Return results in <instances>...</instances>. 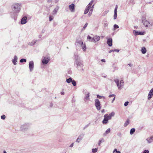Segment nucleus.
I'll use <instances>...</instances> for the list:
<instances>
[{"label":"nucleus","mask_w":153,"mask_h":153,"mask_svg":"<svg viewBox=\"0 0 153 153\" xmlns=\"http://www.w3.org/2000/svg\"><path fill=\"white\" fill-rule=\"evenodd\" d=\"M74 59H75V65L77 69L79 71H83L84 70V65L80 57L77 54L74 55Z\"/></svg>","instance_id":"nucleus-1"},{"label":"nucleus","mask_w":153,"mask_h":153,"mask_svg":"<svg viewBox=\"0 0 153 153\" xmlns=\"http://www.w3.org/2000/svg\"><path fill=\"white\" fill-rule=\"evenodd\" d=\"M21 5L20 4L16 3L12 6V9L14 13H18L21 9Z\"/></svg>","instance_id":"nucleus-2"},{"label":"nucleus","mask_w":153,"mask_h":153,"mask_svg":"<svg viewBox=\"0 0 153 153\" xmlns=\"http://www.w3.org/2000/svg\"><path fill=\"white\" fill-rule=\"evenodd\" d=\"M114 81L116 83L119 89H121L123 87L124 85V82L123 80H121L120 81V84H119V81L118 79H116L114 80Z\"/></svg>","instance_id":"nucleus-3"},{"label":"nucleus","mask_w":153,"mask_h":153,"mask_svg":"<svg viewBox=\"0 0 153 153\" xmlns=\"http://www.w3.org/2000/svg\"><path fill=\"white\" fill-rule=\"evenodd\" d=\"M142 21L143 25L146 27H147L151 25V24L147 20L146 18L145 17L143 18L142 19Z\"/></svg>","instance_id":"nucleus-4"},{"label":"nucleus","mask_w":153,"mask_h":153,"mask_svg":"<svg viewBox=\"0 0 153 153\" xmlns=\"http://www.w3.org/2000/svg\"><path fill=\"white\" fill-rule=\"evenodd\" d=\"M95 105L97 110H100V109L101 108L99 100L97 99L95 100Z\"/></svg>","instance_id":"nucleus-5"},{"label":"nucleus","mask_w":153,"mask_h":153,"mask_svg":"<svg viewBox=\"0 0 153 153\" xmlns=\"http://www.w3.org/2000/svg\"><path fill=\"white\" fill-rule=\"evenodd\" d=\"M100 37L97 35H95L92 38L90 41L96 43L100 40Z\"/></svg>","instance_id":"nucleus-6"},{"label":"nucleus","mask_w":153,"mask_h":153,"mask_svg":"<svg viewBox=\"0 0 153 153\" xmlns=\"http://www.w3.org/2000/svg\"><path fill=\"white\" fill-rule=\"evenodd\" d=\"M29 66L30 71H32L34 68V63L33 61H31L29 62Z\"/></svg>","instance_id":"nucleus-7"},{"label":"nucleus","mask_w":153,"mask_h":153,"mask_svg":"<svg viewBox=\"0 0 153 153\" xmlns=\"http://www.w3.org/2000/svg\"><path fill=\"white\" fill-rule=\"evenodd\" d=\"M114 114L115 113L114 112H112L111 113L109 114L108 115L107 114H106L105 115L106 116V117L108 118V119L110 120L111 119V117L114 116Z\"/></svg>","instance_id":"nucleus-8"},{"label":"nucleus","mask_w":153,"mask_h":153,"mask_svg":"<svg viewBox=\"0 0 153 153\" xmlns=\"http://www.w3.org/2000/svg\"><path fill=\"white\" fill-rule=\"evenodd\" d=\"M49 59L48 58H46L45 57L44 59L42 60V63L43 64H47L49 61Z\"/></svg>","instance_id":"nucleus-9"},{"label":"nucleus","mask_w":153,"mask_h":153,"mask_svg":"<svg viewBox=\"0 0 153 153\" xmlns=\"http://www.w3.org/2000/svg\"><path fill=\"white\" fill-rule=\"evenodd\" d=\"M153 95V88L150 91L148 95V100H150Z\"/></svg>","instance_id":"nucleus-10"},{"label":"nucleus","mask_w":153,"mask_h":153,"mask_svg":"<svg viewBox=\"0 0 153 153\" xmlns=\"http://www.w3.org/2000/svg\"><path fill=\"white\" fill-rule=\"evenodd\" d=\"M75 5L73 4H72L69 6V8L71 12H74L75 11Z\"/></svg>","instance_id":"nucleus-11"},{"label":"nucleus","mask_w":153,"mask_h":153,"mask_svg":"<svg viewBox=\"0 0 153 153\" xmlns=\"http://www.w3.org/2000/svg\"><path fill=\"white\" fill-rule=\"evenodd\" d=\"M118 8V6L116 5L114 10V19H116L117 18V10Z\"/></svg>","instance_id":"nucleus-12"},{"label":"nucleus","mask_w":153,"mask_h":153,"mask_svg":"<svg viewBox=\"0 0 153 153\" xmlns=\"http://www.w3.org/2000/svg\"><path fill=\"white\" fill-rule=\"evenodd\" d=\"M27 17L24 16L21 19V23L22 24H25L27 22Z\"/></svg>","instance_id":"nucleus-13"},{"label":"nucleus","mask_w":153,"mask_h":153,"mask_svg":"<svg viewBox=\"0 0 153 153\" xmlns=\"http://www.w3.org/2000/svg\"><path fill=\"white\" fill-rule=\"evenodd\" d=\"M59 9V7L58 6H56V7H55L53 10V11L52 14L53 15H56L57 12L58 10Z\"/></svg>","instance_id":"nucleus-14"},{"label":"nucleus","mask_w":153,"mask_h":153,"mask_svg":"<svg viewBox=\"0 0 153 153\" xmlns=\"http://www.w3.org/2000/svg\"><path fill=\"white\" fill-rule=\"evenodd\" d=\"M112 39L111 38L108 39L107 40V43L109 46H111L112 45Z\"/></svg>","instance_id":"nucleus-15"},{"label":"nucleus","mask_w":153,"mask_h":153,"mask_svg":"<svg viewBox=\"0 0 153 153\" xmlns=\"http://www.w3.org/2000/svg\"><path fill=\"white\" fill-rule=\"evenodd\" d=\"M104 118L102 121V123L104 124H106L108 122V120H109L108 118L106 117L105 115L104 116Z\"/></svg>","instance_id":"nucleus-16"},{"label":"nucleus","mask_w":153,"mask_h":153,"mask_svg":"<svg viewBox=\"0 0 153 153\" xmlns=\"http://www.w3.org/2000/svg\"><path fill=\"white\" fill-rule=\"evenodd\" d=\"M133 32V33H134L136 35H143L144 33L143 32H138L135 30H134Z\"/></svg>","instance_id":"nucleus-17"},{"label":"nucleus","mask_w":153,"mask_h":153,"mask_svg":"<svg viewBox=\"0 0 153 153\" xmlns=\"http://www.w3.org/2000/svg\"><path fill=\"white\" fill-rule=\"evenodd\" d=\"M37 41V40H33L32 41L29 42L28 43V45L30 46L33 45Z\"/></svg>","instance_id":"nucleus-18"},{"label":"nucleus","mask_w":153,"mask_h":153,"mask_svg":"<svg viewBox=\"0 0 153 153\" xmlns=\"http://www.w3.org/2000/svg\"><path fill=\"white\" fill-rule=\"evenodd\" d=\"M27 129V126L26 124H24L22 125L21 127V129L22 131H25L26 129Z\"/></svg>","instance_id":"nucleus-19"},{"label":"nucleus","mask_w":153,"mask_h":153,"mask_svg":"<svg viewBox=\"0 0 153 153\" xmlns=\"http://www.w3.org/2000/svg\"><path fill=\"white\" fill-rule=\"evenodd\" d=\"M149 143H150L153 141V136H152L150 138H148L146 139Z\"/></svg>","instance_id":"nucleus-20"},{"label":"nucleus","mask_w":153,"mask_h":153,"mask_svg":"<svg viewBox=\"0 0 153 153\" xmlns=\"http://www.w3.org/2000/svg\"><path fill=\"white\" fill-rule=\"evenodd\" d=\"M90 7H89L88 6H87L85 8V10L84 11V13L85 14H87L89 11H90Z\"/></svg>","instance_id":"nucleus-21"},{"label":"nucleus","mask_w":153,"mask_h":153,"mask_svg":"<svg viewBox=\"0 0 153 153\" xmlns=\"http://www.w3.org/2000/svg\"><path fill=\"white\" fill-rule=\"evenodd\" d=\"M104 26V27H107L108 26V22L107 20L106 19H104V23H103Z\"/></svg>","instance_id":"nucleus-22"},{"label":"nucleus","mask_w":153,"mask_h":153,"mask_svg":"<svg viewBox=\"0 0 153 153\" xmlns=\"http://www.w3.org/2000/svg\"><path fill=\"white\" fill-rule=\"evenodd\" d=\"M18 59L17 57L15 56L14 57V59L13 60V62L14 65H16V62H17V60Z\"/></svg>","instance_id":"nucleus-23"},{"label":"nucleus","mask_w":153,"mask_h":153,"mask_svg":"<svg viewBox=\"0 0 153 153\" xmlns=\"http://www.w3.org/2000/svg\"><path fill=\"white\" fill-rule=\"evenodd\" d=\"M110 132V128H108L105 131V132L103 134V136H105L106 135L109 133Z\"/></svg>","instance_id":"nucleus-24"},{"label":"nucleus","mask_w":153,"mask_h":153,"mask_svg":"<svg viewBox=\"0 0 153 153\" xmlns=\"http://www.w3.org/2000/svg\"><path fill=\"white\" fill-rule=\"evenodd\" d=\"M82 135H79L78 137L77 138L76 140V142L78 143H79L80 141L82 139L83 137Z\"/></svg>","instance_id":"nucleus-25"},{"label":"nucleus","mask_w":153,"mask_h":153,"mask_svg":"<svg viewBox=\"0 0 153 153\" xmlns=\"http://www.w3.org/2000/svg\"><path fill=\"white\" fill-rule=\"evenodd\" d=\"M141 52L143 54H145L146 52V50L145 47H143L141 50Z\"/></svg>","instance_id":"nucleus-26"},{"label":"nucleus","mask_w":153,"mask_h":153,"mask_svg":"<svg viewBox=\"0 0 153 153\" xmlns=\"http://www.w3.org/2000/svg\"><path fill=\"white\" fill-rule=\"evenodd\" d=\"M85 98L86 100H89V93L87 92L85 94Z\"/></svg>","instance_id":"nucleus-27"},{"label":"nucleus","mask_w":153,"mask_h":153,"mask_svg":"<svg viewBox=\"0 0 153 153\" xmlns=\"http://www.w3.org/2000/svg\"><path fill=\"white\" fill-rule=\"evenodd\" d=\"M82 48L84 51H85L86 49V46L85 44L81 45Z\"/></svg>","instance_id":"nucleus-28"},{"label":"nucleus","mask_w":153,"mask_h":153,"mask_svg":"<svg viewBox=\"0 0 153 153\" xmlns=\"http://www.w3.org/2000/svg\"><path fill=\"white\" fill-rule=\"evenodd\" d=\"M135 129L134 128H131L130 130V134H133L134 133V132H135Z\"/></svg>","instance_id":"nucleus-29"},{"label":"nucleus","mask_w":153,"mask_h":153,"mask_svg":"<svg viewBox=\"0 0 153 153\" xmlns=\"http://www.w3.org/2000/svg\"><path fill=\"white\" fill-rule=\"evenodd\" d=\"M72 81V78L70 77L69 78L66 79V82L68 83H69Z\"/></svg>","instance_id":"nucleus-30"},{"label":"nucleus","mask_w":153,"mask_h":153,"mask_svg":"<svg viewBox=\"0 0 153 153\" xmlns=\"http://www.w3.org/2000/svg\"><path fill=\"white\" fill-rule=\"evenodd\" d=\"M94 1L95 0H92L87 6H88L90 7H91L92 4Z\"/></svg>","instance_id":"nucleus-31"},{"label":"nucleus","mask_w":153,"mask_h":153,"mask_svg":"<svg viewBox=\"0 0 153 153\" xmlns=\"http://www.w3.org/2000/svg\"><path fill=\"white\" fill-rule=\"evenodd\" d=\"M103 141H104L103 139V138H101L100 140L99 141V142L98 143V144L99 146H100V144H101V143H102V142H103Z\"/></svg>","instance_id":"nucleus-32"},{"label":"nucleus","mask_w":153,"mask_h":153,"mask_svg":"<svg viewBox=\"0 0 153 153\" xmlns=\"http://www.w3.org/2000/svg\"><path fill=\"white\" fill-rule=\"evenodd\" d=\"M130 121L129 119H127L125 123V126H127L129 123Z\"/></svg>","instance_id":"nucleus-33"},{"label":"nucleus","mask_w":153,"mask_h":153,"mask_svg":"<svg viewBox=\"0 0 153 153\" xmlns=\"http://www.w3.org/2000/svg\"><path fill=\"white\" fill-rule=\"evenodd\" d=\"M97 97L99 99H101L102 98H103L104 99H105V97L103 96H101L98 94L97 95Z\"/></svg>","instance_id":"nucleus-34"},{"label":"nucleus","mask_w":153,"mask_h":153,"mask_svg":"<svg viewBox=\"0 0 153 153\" xmlns=\"http://www.w3.org/2000/svg\"><path fill=\"white\" fill-rule=\"evenodd\" d=\"M113 153H120V151H117V149H115L114 150Z\"/></svg>","instance_id":"nucleus-35"},{"label":"nucleus","mask_w":153,"mask_h":153,"mask_svg":"<svg viewBox=\"0 0 153 153\" xmlns=\"http://www.w3.org/2000/svg\"><path fill=\"white\" fill-rule=\"evenodd\" d=\"M72 84L74 86H75L76 85V83L75 81L74 80H72V81H71Z\"/></svg>","instance_id":"nucleus-36"},{"label":"nucleus","mask_w":153,"mask_h":153,"mask_svg":"<svg viewBox=\"0 0 153 153\" xmlns=\"http://www.w3.org/2000/svg\"><path fill=\"white\" fill-rule=\"evenodd\" d=\"M97 148L93 149H92V152L93 153H95L97 151Z\"/></svg>","instance_id":"nucleus-37"},{"label":"nucleus","mask_w":153,"mask_h":153,"mask_svg":"<svg viewBox=\"0 0 153 153\" xmlns=\"http://www.w3.org/2000/svg\"><path fill=\"white\" fill-rule=\"evenodd\" d=\"M26 62V60L25 59H22L20 61V62L21 63H22L23 62Z\"/></svg>","instance_id":"nucleus-38"},{"label":"nucleus","mask_w":153,"mask_h":153,"mask_svg":"<svg viewBox=\"0 0 153 153\" xmlns=\"http://www.w3.org/2000/svg\"><path fill=\"white\" fill-rule=\"evenodd\" d=\"M77 42L81 45L83 44V42L80 40L77 41Z\"/></svg>","instance_id":"nucleus-39"},{"label":"nucleus","mask_w":153,"mask_h":153,"mask_svg":"<svg viewBox=\"0 0 153 153\" xmlns=\"http://www.w3.org/2000/svg\"><path fill=\"white\" fill-rule=\"evenodd\" d=\"M92 11L93 10H90L88 14V15L89 16H90L91 15L92 13Z\"/></svg>","instance_id":"nucleus-40"},{"label":"nucleus","mask_w":153,"mask_h":153,"mask_svg":"<svg viewBox=\"0 0 153 153\" xmlns=\"http://www.w3.org/2000/svg\"><path fill=\"white\" fill-rule=\"evenodd\" d=\"M88 25V23H86L85 25L83 26V28H82L83 30H85L86 27H87Z\"/></svg>","instance_id":"nucleus-41"},{"label":"nucleus","mask_w":153,"mask_h":153,"mask_svg":"<svg viewBox=\"0 0 153 153\" xmlns=\"http://www.w3.org/2000/svg\"><path fill=\"white\" fill-rule=\"evenodd\" d=\"M114 29H117L119 28L118 26L117 25H116V24H115L114 25Z\"/></svg>","instance_id":"nucleus-42"},{"label":"nucleus","mask_w":153,"mask_h":153,"mask_svg":"<svg viewBox=\"0 0 153 153\" xmlns=\"http://www.w3.org/2000/svg\"><path fill=\"white\" fill-rule=\"evenodd\" d=\"M6 117L4 115H3L1 116V118L2 120H4L5 119Z\"/></svg>","instance_id":"nucleus-43"},{"label":"nucleus","mask_w":153,"mask_h":153,"mask_svg":"<svg viewBox=\"0 0 153 153\" xmlns=\"http://www.w3.org/2000/svg\"><path fill=\"white\" fill-rule=\"evenodd\" d=\"M53 19V17L52 16H50L49 17V20L50 21H51Z\"/></svg>","instance_id":"nucleus-44"},{"label":"nucleus","mask_w":153,"mask_h":153,"mask_svg":"<svg viewBox=\"0 0 153 153\" xmlns=\"http://www.w3.org/2000/svg\"><path fill=\"white\" fill-rule=\"evenodd\" d=\"M143 153H149V151L148 150H145Z\"/></svg>","instance_id":"nucleus-45"},{"label":"nucleus","mask_w":153,"mask_h":153,"mask_svg":"<svg viewBox=\"0 0 153 153\" xmlns=\"http://www.w3.org/2000/svg\"><path fill=\"white\" fill-rule=\"evenodd\" d=\"M92 38H91L90 36L89 35L88 36L87 38L88 40V39H90L91 40Z\"/></svg>","instance_id":"nucleus-46"},{"label":"nucleus","mask_w":153,"mask_h":153,"mask_svg":"<svg viewBox=\"0 0 153 153\" xmlns=\"http://www.w3.org/2000/svg\"><path fill=\"white\" fill-rule=\"evenodd\" d=\"M108 12V11H106L104 12L103 13V14H104V15H105Z\"/></svg>","instance_id":"nucleus-47"},{"label":"nucleus","mask_w":153,"mask_h":153,"mask_svg":"<svg viewBox=\"0 0 153 153\" xmlns=\"http://www.w3.org/2000/svg\"><path fill=\"white\" fill-rule=\"evenodd\" d=\"M129 103V102L128 101H127L125 102V106H127L128 104Z\"/></svg>","instance_id":"nucleus-48"},{"label":"nucleus","mask_w":153,"mask_h":153,"mask_svg":"<svg viewBox=\"0 0 153 153\" xmlns=\"http://www.w3.org/2000/svg\"><path fill=\"white\" fill-rule=\"evenodd\" d=\"M115 95L114 94H111V95H110L109 96V97H115Z\"/></svg>","instance_id":"nucleus-49"},{"label":"nucleus","mask_w":153,"mask_h":153,"mask_svg":"<svg viewBox=\"0 0 153 153\" xmlns=\"http://www.w3.org/2000/svg\"><path fill=\"white\" fill-rule=\"evenodd\" d=\"M94 4L93 5L92 7H90V10H93V9L94 8Z\"/></svg>","instance_id":"nucleus-50"},{"label":"nucleus","mask_w":153,"mask_h":153,"mask_svg":"<svg viewBox=\"0 0 153 153\" xmlns=\"http://www.w3.org/2000/svg\"><path fill=\"white\" fill-rule=\"evenodd\" d=\"M119 50H118V49H114V51H116V52H118L119 51Z\"/></svg>","instance_id":"nucleus-51"},{"label":"nucleus","mask_w":153,"mask_h":153,"mask_svg":"<svg viewBox=\"0 0 153 153\" xmlns=\"http://www.w3.org/2000/svg\"><path fill=\"white\" fill-rule=\"evenodd\" d=\"M129 66L130 67H131L133 65L131 63H129L128 64L127 66Z\"/></svg>","instance_id":"nucleus-52"},{"label":"nucleus","mask_w":153,"mask_h":153,"mask_svg":"<svg viewBox=\"0 0 153 153\" xmlns=\"http://www.w3.org/2000/svg\"><path fill=\"white\" fill-rule=\"evenodd\" d=\"M73 145H74V143H73L70 146V147H72L73 146Z\"/></svg>","instance_id":"nucleus-53"},{"label":"nucleus","mask_w":153,"mask_h":153,"mask_svg":"<svg viewBox=\"0 0 153 153\" xmlns=\"http://www.w3.org/2000/svg\"><path fill=\"white\" fill-rule=\"evenodd\" d=\"M114 50H110L108 52L109 53H111L112 52H114Z\"/></svg>","instance_id":"nucleus-54"},{"label":"nucleus","mask_w":153,"mask_h":153,"mask_svg":"<svg viewBox=\"0 0 153 153\" xmlns=\"http://www.w3.org/2000/svg\"><path fill=\"white\" fill-rule=\"evenodd\" d=\"M115 97H114V98H113V100H112V101H111V102L112 103H113L114 101V100H115Z\"/></svg>","instance_id":"nucleus-55"},{"label":"nucleus","mask_w":153,"mask_h":153,"mask_svg":"<svg viewBox=\"0 0 153 153\" xmlns=\"http://www.w3.org/2000/svg\"><path fill=\"white\" fill-rule=\"evenodd\" d=\"M52 0H48L47 1L48 2L50 3L52 1Z\"/></svg>","instance_id":"nucleus-56"},{"label":"nucleus","mask_w":153,"mask_h":153,"mask_svg":"<svg viewBox=\"0 0 153 153\" xmlns=\"http://www.w3.org/2000/svg\"><path fill=\"white\" fill-rule=\"evenodd\" d=\"M101 112L102 113H103L105 112V110L103 109L101 111Z\"/></svg>","instance_id":"nucleus-57"},{"label":"nucleus","mask_w":153,"mask_h":153,"mask_svg":"<svg viewBox=\"0 0 153 153\" xmlns=\"http://www.w3.org/2000/svg\"><path fill=\"white\" fill-rule=\"evenodd\" d=\"M101 61L102 62H105V59H102L101 60Z\"/></svg>","instance_id":"nucleus-58"},{"label":"nucleus","mask_w":153,"mask_h":153,"mask_svg":"<svg viewBox=\"0 0 153 153\" xmlns=\"http://www.w3.org/2000/svg\"><path fill=\"white\" fill-rule=\"evenodd\" d=\"M61 94L62 95H64V93L63 92H61Z\"/></svg>","instance_id":"nucleus-59"},{"label":"nucleus","mask_w":153,"mask_h":153,"mask_svg":"<svg viewBox=\"0 0 153 153\" xmlns=\"http://www.w3.org/2000/svg\"><path fill=\"white\" fill-rule=\"evenodd\" d=\"M134 0H131L130 1L131 3H133L134 2Z\"/></svg>","instance_id":"nucleus-60"},{"label":"nucleus","mask_w":153,"mask_h":153,"mask_svg":"<svg viewBox=\"0 0 153 153\" xmlns=\"http://www.w3.org/2000/svg\"><path fill=\"white\" fill-rule=\"evenodd\" d=\"M59 0H56L55 1V3H56L58 2Z\"/></svg>","instance_id":"nucleus-61"},{"label":"nucleus","mask_w":153,"mask_h":153,"mask_svg":"<svg viewBox=\"0 0 153 153\" xmlns=\"http://www.w3.org/2000/svg\"><path fill=\"white\" fill-rule=\"evenodd\" d=\"M42 36L41 35H39V38H41Z\"/></svg>","instance_id":"nucleus-62"},{"label":"nucleus","mask_w":153,"mask_h":153,"mask_svg":"<svg viewBox=\"0 0 153 153\" xmlns=\"http://www.w3.org/2000/svg\"><path fill=\"white\" fill-rule=\"evenodd\" d=\"M3 153H7V152L6 151H4L3 152Z\"/></svg>","instance_id":"nucleus-63"},{"label":"nucleus","mask_w":153,"mask_h":153,"mask_svg":"<svg viewBox=\"0 0 153 153\" xmlns=\"http://www.w3.org/2000/svg\"><path fill=\"white\" fill-rule=\"evenodd\" d=\"M104 77H106V76H104Z\"/></svg>","instance_id":"nucleus-64"}]
</instances>
